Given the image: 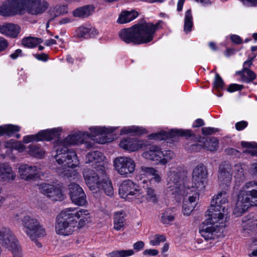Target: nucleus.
Listing matches in <instances>:
<instances>
[{
	"label": "nucleus",
	"mask_w": 257,
	"mask_h": 257,
	"mask_svg": "<svg viewBox=\"0 0 257 257\" xmlns=\"http://www.w3.org/2000/svg\"><path fill=\"white\" fill-rule=\"evenodd\" d=\"M71 211L72 212L73 218L74 220L77 221V226L76 227L77 228L82 227L87 223L90 221L88 210L80 209L74 212V210H71Z\"/></svg>",
	"instance_id": "obj_22"
},
{
	"label": "nucleus",
	"mask_w": 257,
	"mask_h": 257,
	"mask_svg": "<svg viewBox=\"0 0 257 257\" xmlns=\"http://www.w3.org/2000/svg\"><path fill=\"white\" fill-rule=\"evenodd\" d=\"M163 154L161 158V164L166 165L170 160L175 157V154L173 151L171 150H165L162 151Z\"/></svg>",
	"instance_id": "obj_43"
},
{
	"label": "nucleus",
	"mask_w": 257,
	"mask_h": 257,
	"mask_svg": "<svg viewBox=\"0 0 257 257\" xmlns=\"http://www.w3.org/2000/svg\"><path fill=\"white\" fill-rule=\"evenodd\" d=\"M195 124L193 125V127H198L204 125V121L200 118L197 119L195 121Z\"/></svg>",
	"instance_id": "obj_61"
},
{
	"label": "nucleus",
	"mask_w": 257,
	"mask_h": 257,
	"mask_svg": "<svg viewBox=\"0 0 257 257\" xmlns=\"http://www.w3.org/2000/svg\"><path fill=\"white\" fill-rule=\"evenodd\" d=\"M100 189H102L105 193L109 196H112L114 193L112 183L106 177L101 180L100 185H99V190Z\"/></svg>",
	"instance_id": "obj_30"
},
{
	"label": "nucleus",
	"mask_w": 257,
	"mask_h": 257,
	"mask_svg": "<svg viewBox=\"0 0 257 257\" xmlns=\"http://www.w3.org/2000/svg\"><path fill=\"white\" fill-rule=\"evenodd\" d=\"M175 208H168L162 213L161 216V221L163 224H169L174 221L175 213H174Z\"/></svg>",
	"instance_id": "obj_33"
},
{
	"label": "nucleus",
	"mask_w": 257,
	"mask_h": 257,
	"mask_svg": "<svg viewBox=\"0 0 257 257\" xmlns=\"http://www.w3.org/2000/svg\"><path fill=\"white\" fill-rule=\"evenodd\" d=\"M188 172L181 168L170 171L168 173L167 179L168 188H171L172 194L177 195L187 196L193 192L189 186H186V180Z\"/></svg>",
	"instance_id": "obj_6"
},
{
	"label": "nucleus",
	"mask_w": 257,
	"mask_h": 257,
	"mask_svg": "<svg viewBox=\"0 0 257 257\" xmlns=\"http://www.w3.org/2000/svg\"><path fill=\"white\" fill-rule=\"evenodd\" d=\"M119 146L123 149L131 152L135 151L139 148L137 141L132 138L121 140Z\"/></svg>",
	"instance_id": "obj_28"
},
{
	"label": "nucleus",
	"mask_w": 257,
	"mask_h": 257,
	"mask_svg": "<svg viewBox=\"0 0 257 257\" xmlns=\"http://www.w3.org/2000/svg\"><path fill=\"white\" fill-rule=\"evenodd\" d=\"M146 198L149 202L157 203L159 201V195L157 194L156 191L152 187H148L146 189Z\"/></svg>",
	"instance_id": "obj_36"
},
{
	"label": "nucleus",
	"mask_w": 257,
	"mask_h": 257,
	"mask_svg": "<svg viewBox=\"0 0 257 257\" xmlns=\"http://www.w3.org/2000/svg\"><path fill=\"white\" fill-rule=\"evenodd\" d=\"M138 15V13L135 11H123L120 14L117 20V22L119 24L128 23L134 20Z\"/></svg>",
	"instance_id": "obj_27"
},
{
	"label": "nucleus",
	"mask_w": 257,
	"mask_h": 257,
	"mask_svg": "<svg viewBox=\"0 0 257 257\" xmlns=\"http://www.w3.org/2000/svg\"><path fill=\"white\" fill-rule=\"evenodd\" d=\"M224 85L223 80L220 76V75L216 73L215 74V80L214 81V87L215 89L218 91V93L216 94L218 96H221L222 94L219 91V89H223Z\"/></svg>",
	"instance_id": "obj_41"
},
{
	"label": "nucleus",
	"mask_w": 257,
	"mask_h": 257,
	"mask_svg": "<svg viewBox=\"0 0 257 257\" xmlns=\"http://www.w3.org/2000/svg\"><path fill=\"white\" fill-rule=\"evenodd\" d=\"M154 180L156 182L159 183L161 181V177L160 174L158 173V171H156V173L153 175V177L151 178V180Z\"/></svg>",
	"instance_id": "obj_60"
},
{
	"label": "nucleus",
	"mask_w": 257,
	"mask_h": 257,
	"mask_svg": "<svg viewBox=\"0 0 257 257\" xmlns=\"http://www.w3.org/2000/svg\"><path fill=\"white\" fill-rule=\"evenodd\" d=\"M163 154L160 148L156 146H152L149 148V150L142 154L143 157L148 160L155 162V163L161 164V158Z\"/></svg>",
	"instance_id": "obj_20"
},
{
	"label": "nucleus",
	"mask_w": 257,
	"mask_h": 257,
	"mask_svg": "<svg viewBox=\"0 0 257 257\" xmlns=\"http://www.w3.org/2000/svg\"><path fill=\"white\" fill-rule=\"evenodd\" d=\"M159 24L139 23L129 28L122 29L118 34L120 39L127 44L135 45L147 44L151 42L157 30Z\"/></svg>",
	"instance_id": "obj_3"
},
{
	"label": "nucleus",
	"mask_w": 257,
	"mask_h": 257,
	"mask_svg": "<svg viewBox=\"0 0 257 257\" xmlns=\"http://www.w3.org/2000/svg\"><path fill=\"white\" fill-rule=\"evenodd\" d=\"M225 152L226 154L228 155L234 156L237 157H239L240 154V153L238 151L233 148L225 149Z\"/></svg>",
	"instance_id": "obj_48"
},
{
	"label": "nucleus",
	"mask_w": 257,
	"mask_h": 257,
	"mask_svg": "<svg viewBox=\"0 0 257 257\" xmlns=\"http://www.w3.org/2000/svg\"><path fill=\"white\" fill-rule=\"evenodd\" d=\"M201 148V146L200 145L196 143L190 145V149H191L193 151L197 152L198 150Z\"/></svg>",
	"instance_id": "obj_62"
},
{
	"label": "nucleus",
	"mask_w": 257,
	"mask_h": 257,
	"mask_svg": "<svg viewBox=\"0 0 257 257\" xmlns=\"http://www.w3.org/2000/svg\"><path fill=\"white\" fill-rule=\"evenodd\" d=\"M133 246L135 249L140 250L143 248L144 246V242L142 241H138L134 244Z\"/></svg>",
	"instance_id": "obj_56"
},
{
	"label": "nucleus",
	"mask_w": 257,
	"mask_h": 257,
	"mask_svg": "<svg viewBox=\"0 0 257 257\" xmlns=\"http://www.w3.org/2000/svg\"><path fill=\"white\" fill-rule=\"evenodd\" d=\"M227 203L225 192L219 193L211 200L210 207L207 211L208 217L199 227V232L206 240L214 238V233L219 227L216 223L227 214Z\"/></svg>",
	"instance_id": "obj_2"
},
{
	"label": "nucleus",
	"mask_w": 257,
	"mask_h": 257,
	"mask_svg": "<svg viewBox=\"0 0 257 257\" xmlns=\"http://www.w3.org/2000/svg\"><path fill=\"white\" fill-rule=\"evenodd\" d=\"M77 35L78 37L84 38L87 39L91 37L90 34V30L88 28L84 27H80L77 30Z\"/></svg>",
	"instance_id": "obj_44"
},
{
	"label": "nucleus",
	"mask_w": 257,
	"mask_h": 257,
	"mask_svg": "<svg viewBox=\"0 0 257 257\" xmlns=\"http://www.w3.org/2000/svg\"><path fill=\"white\" fill-rule=\"evenodd\" d=\"M208 174L207 169L205 165L203 164L197 165L192 174L191 188H195L197 191L203 190L207 183Z\"/></svg>",
	"instance_id": "obj_11"
},
{
	"label": "nucleus",
	"mask_w": 257,
	"mask_h": 257,
	"mask_svg": "<svg viewBox=\"0 0 257 257\" xmlns=\"http://www.w3.org/2000/svg\"><path fill=\"white\" fill-rule=\"evenodd\" d=\"M253 59H249L243 63V68H248L252 64Z\"/></svg>",
	"instance_id": "obj_63"
},
{
	"label": "nucleus",
	"mask_w": 257,
	"mask_h": 257,
	"mask_svg": "<svg viewBox=\"0 0 257 257\" xmlns=\"http://www.w3.org/2000/svg\"><path fill=\"white\" fill-rule=\"evenodd\" d=\"M136 133L138 135H141L146 133V130L141 127L132 126L128 127H123L121 130L120 135L127 134L131 133Z\"/></svg>",
	"instance_id": "obj_39"
},
{
	"label": "nucleus",
	"mask_w": 257,
	"mask_h": 257,
	"mask_svg": "<svg viewBox=\"0 0 257 257\" xmlns=\"http://www.w3.org/2000/svg\"><path fill=\"white\" fill-rule=\"evenodd\" d=\"M142 169L144 172L151 174L152 175L155 174V173H156V171H157L152 167H144Z\"/></svg>",
	"instance_id": "obj_58"
},
{
	"label": "nucleus",
	"mask_w": 257,
	"mask_h": 257,
	"mask_svg": "<svg viewBox=\"0 0 257 257\" xmlns=\"http://www.w3.org/2000/svg\"><path fill=\"white\" fill-rule=\"evenodd\" d=\"M69 194L73 203L83 206L87 203L86 196L82 188L78 184L72 183L68 186Z\"/></svg>",
	"instance_id": "obj_16"
},
{
	"label": "nucleus",
	"mask_w": 257,
	"mask_h": 257,
	"mask_svg": "<svg viewBox=\"0 0 257 257\" xmlns=\"http://www.w3.org/2000/svg\"><path fill=\"white\" fill-rule=\"evenodd\" d=\"M141 189L137 184L130 180L124 181L119 186V194L122 198H125L129 196H139L141 194Z\"/></svg>",
	"instance_id": "obj_17"
},
{
	"label": "nucleus",
	"mask_w": 257,
	"mask_h": 257,
	"mask_svg": "<svg viewBox=\"0 0 257 257\" xmlns=\"http://www.w3.org/2000/svg\"><path fill=\"white\" fill-rule=\"evenodd\" d=\"M194 137V134L191 130L172 129L169 132L161 131L158 133L152 134L148 136L150 139L162 140L169 139L175 141L179 137H185L186 138L191 137Z\"/></svg>",
	"instance_id": "obj_12"
},
{
	"label": "nucleus",
	"mask_w": 257,
	"mask_h": 257,
	"mask_svg": "<svg viewBox=\"0 0 257 257\" xmlns=\"http://www.w3.org/2000/svg\"><path fill=\"white\" fill-rule=\"evenodd\" d=\"M193 26V16L191 9L188 10L185 14L184 31L188 33L192 31Z\"/></svg>",
	"instance_id": "obj_31"
},
{
	"label": "nucleus",
	"mask_w": 257,
	"mask_h": 257,
	"mask_svg": "<svg viewBox=\"0 0 257 257\" xmlns=\"http://www.w3.org/2000/svg\"><path fill=\"white\" fill-rule=\"evenodd\" d=\"M249 206H257V182L254 181L246 183L239 191L233 213L240 216Z\"/></svg>",
	"instance_id": "obj_5"
},
{
	"label": "nucleus",
	"mask_w": 257,
	"mask_h": 257,
	"mask_svg": "<svg viewBox=\"0 0 257 257\" xmlns=\"http://www.w3.org/2000/svg\"><path fill=\"white\" fill-rule=\"evenodd\" d=\"M247 7H255L257 6V0H239Z\"/></svg>",
	"instance_id": "obj_49"
},
{
	"label": "nucleus",
	"mask_w": 257,
	"mask_h": 257,
	"mask_svg": "<svg viewBox=\"0 0 257 257\" xmlns=\"http://www.w3.org/2000/svg\"><path fill=\"white\" fill-rule=\"evenodd\" d=\"M39 191L53 201H62L64 195L61 189L53 184L45 182L37 185Z\"/></svg>",
	"instance_id": "obj_14"
},
{
	"label": "nucleus",
	"mask_w": 257,
	"mask_h": 257,
	"mask_svg": "<svg viewBox=\"0 0 257 257\" xmlns=\"http://www.w3.org/2000/svg\"><path fill=\"white\" fill-rule=\"evenodd\" d=\"M242 146L244 148H248V150H246L243 151L244 153H248L251 155V156H257V151L252 150V149L256 148L257 149V144L255 143H250L247 142L241 143Z\"/></svg>",
	"instance_id": "obj_42"
},
{
	"label": "nucleus",
	"mask_w": 257,
	"mask_h": 257,
	"mask_svg": "<svg viewBox=\"0 0 257 257\" xmlns=\"http://www.w3.org/2000/svg\"><path fill=\"white\" fill-rule=\"evenodd\" d=\"M153 238V239L151 240L150 242L154 246L159 245L161 242H164L166 240V236L162 234H156Z\"/></svg>",
	"instance_id": "obj_45"
},
{
	"label": "nucleus",
	"mask_w": 257,
	"mask_h": 257,
	"mask_svg": "<svg viewBox=\"0 0 257 257\" xmlns=\"http://www.w3.org/2000/svg\"><path fill=\"white\" fill-rule=\"evenodd\" d=\"M94 9V7L92 5H85L75 9L72 12V14L74 17L87 18L92 14Z\"/></svg>",
	"instance_id": "obj_24"
},
{
	"label": "nucleus",
	"mask_w": 257,
	"mask_h": 257,
	"mask_svg": "<svg viewBox=\"0 0 257 257\" xmlns=\"http://www.w3.org/2000/svg\"><path fill=\"white\" fill-rule=\"evenodd\" d=\"M8 46L7 41L3 38H0V52L5 50Z\"/></svg>",
	"instance_id": "obj_53"
},
{
	"label": "nucleus",
	"mask_w": 257,
	"mask_h": 257,
	"mask_svg": "<svg viewBox=\"0 0 257 257\" xmlns=\"http://www.w3.org/2000/svg\"><path fill=\"white\" fill-rule=\"evenodd\" d=\"M247 225L249 227V229L250 230H253L255 228H257V220L253 219L250 221H248Z\"/></svg>",
	"instance_id": "obj_52"
},
{
	"label": "nucleus",
	"mask_w": 257,
	"mask_h": 257,
	"mask_svg": "<svg viewBox=\"0 0 257 257\" xmlns=\"http://www.w3.org/2000/svg\"><path fill=\"white\" fill-rule=\"evenodd\" d=\"M243 72L245 73L241 75V80L243 82L248 83L252 82L256 78L255 73L249 68H243Z\"/></svg>",
	"instance_id": "obj_35"
},
{
	"label": "nucleus",
	"mask_w": 257,
	"mask_h": 257,
	"mask_svg": "<svg viewBox=\"0 0 257 257\" xmlns=\"http://www.w3.org/2000/svg\"><path fill=\"white\" fill-rule=\"evenodd\" d=\"M218 131V129L213 127H203L202 128V133L204 135H210L213 134L216 132Z\"/></svg>",
	"instance_id": "obj_47"
},
{
	"label": "nucleus",
	"mask_w": 257,
	"mask_h": 257,
	"mask_svg": "<svg viewBox=\"0 0 257 257\" xmlns=\"http://www.w3.org/2000/svg\"><path fill=\"white\" fill-rule=\"evenodd\" d=\"M158 250L155 249H146L144 251L143 254L144 255H149L151 256H155L158 254Z\"/></svg>",
	"instance_id": "obj_51"
},
{
	"label": "nucleus",
	"mask_w": 257,
	"mask_h": 257,
	"mask_svg": "<svg viewBox=\"0 0 257 257\" xmlns=\"http://www.w3.org/2000/svg\"><path fill=\"white\" fill-rule=\"evenodd\" d=\"M247 125V122L245 121H241L235 124L236 129L238 131H241L245 128Z\"/></svg>",
	"instance_id": "obj_50"
},
{
	"label": "nucleus",
	"mask_w": 257,
	"mask_h": 257,
	"mask_svg": "<svg viewBox=\"0 0 257 257\" xmlns=\"http://www.w3.org/2000/svg\"><path fill=\"white\" fill-rule=\"evenodd\" d=\"M134 251L133 249L114 250L109 253V255L111 257H126L134 254Z\"/></svg>",
	"instance_id": "obj_40"
},
{
	"label": "nucleus",
	"mask_w": 257,
	"mask_h": 257,
	"mask_svg": "<svg viewBox=\"0 0 257 257\" xmlns=\"http://www.w3.org/2000/svg\"><path fill=\"white\" fill-rule=\"evenodd\" d=\"M42 42L43 40L42 39L33 37H25L22 41V45L29 48H34Z\"/></svg>",
	"instance_id": "obj_32"
},
{
	"label": "nucleus",
	"mask_w": 257,
	"mask_h": 257,
	"mask_svg": "<svg viewBox=\"0 0 257 257\" xmlns=\"http://www.w3.org/2000/svg\"><path fill=\"white\" fill-rule=\"evenodd\" d=\"M185 0H179L177 4V11L180 12L182 10V8Z\"/></svg>",
	"instance_id": "obj_64"
},
{
	"label": "nucleus",
	"mask_w": 257,
	"mask_h": 257,
	"mask_svg": "<svg viewBox=\"0 0 257 257\" xmlns=\"http://www.w3.org/2000/svg\"><path fill=\"white\" fill-rule=\"evenodd\" d=\"M126 215L124 211L116 212L113 215V228L116 230H121L124 225Z\"/></svg>",
	"instance_id": "obj_26"
},
{
	"label": "nucleus",
	"mask_w": 257,
	"mask_h": 257,
	"mask_svg": "<svg viewBox=\"0 0 257 257\" xmlns=\"http://www.w3.org/2000/svg\"><path fill=\"white\" fill-rule=\"evenodd\" d=\"M15 178L16 174L8 163H0V180L10 182L14 180Z\"/></svg>",
	"instance_id": "obj_21"
},
{
	"label": "nucleus",
	"mask_w": 257,
	"mask_h": 257,
	"mask_svg": "<svg viewBox=\"0 0 257 257\" xmlns=\"http://www.w3.org/2000/svg\"><path fill=\"white\" fill-rule=\"evenodd\" d=\"M58 130L59 128H53L41 131L36 135L24 137L23 142L27 144L34 141H50L59 137L60 133Z\"/></svg>",
	"instance_id": "obj_15"
},
{
	"label": "nucleus",
	"mask_w": 257,
	"mask_h": 257,
	"mask_svg": "<svg viewBox=\"0 0 257 257\" xmlns=\"http://www.w3.org/2000/svg\"><path fill=\"white\" fill-rule=\"evenodd\" d=\"M22 50L21 49H17L15 52L10 55V57L13 59H17L19 56H21Z\"/></svg>",
	"instance_id": "obj_59"
},
{
	"label": "nucleus",
	"mask_w": 257,
	"mask_h": 257,
	"mask_svg": "<svg viewBox=\"0 0 257 257\" xmlns=\"http://www.w3.org/2000/svg\"><path fill=\"white\" fill-rule=\"evenodd\" d=\"M67 6L66 5H57L53 10H50V15L52 17L51 20L59 16L67 13Z\"/></svg>",
	"instance_id": "obj_37"
},
{
	"label": "nucleus",
	"mask_w": 257,
	"mask_h": 257,
	"mask_svg": "<svg viewBox=\"0 0 257 257\" xmlns=\"http://www.w3.org/2000/svg\"><path fill=\"white\" fill-rule=\"evenodd\" d=\"M48 3L40 0H8V4L0 7V15L8 16L26 11L32 15H40L48 9Z\"/></svg>",
	"instance_id": "obj_4"
},
{
	"label": "nucleus",
	"mask_w": 257,
	"mask_h": 257,
	"mask_svg": "<svg viewBox=\"0 0 257 257\" xmlns=\"http://www.w3.org/2000/svg\"><path fill=\"white\" fill-rule=\"evenodd\" d=\"M116 127L107 128L105 127H91L89 128L90 133L79 132L68 136L58 146L56 150V154L54 157L59 164H62L64 170V175L68 177L69 169H73L77 166L78 160L76 153L72 149H69L68 146L78 145L85 143V139L91 138L96 140L99 144H105L114 140V138H107V135L112 134Z\"/></svg>",
	"instance_id": "obj_1"
},
{
	"label": "nucleus",
	"mask_w": 257,
	"mask_h": 257,
	"mask_svg": "<svg viewBox=\"0 0 257 257\" xmlns=\"http://www.w3.org/2000/svg\"><path fill=\"white\" fill-rule=\"evenodd\" d=\"M230 39L233 43H236L237 44H240L242 42L241 38L238 35H232L231 36Z\"/></svg>",
	"instance_id": "obj_55"
},
{
	"label": "nucleus",
	"mask_w": 257,
	"mask_h": 257,
	"mask_svg": "<svg viewBox=\"0 0 257 257\" xmlns=\"http://www.w3.org/2000/svg\"><path fill=\"white\" fill-rule=\"evenodd\" d=\"M194 192L192 196H189L188 199L183 200L182 208L184 215H189L196 205V199L198 197L199 195L197 191H194Z\"/></svg>",
	"instance_id": "obj_23"
},
{
	"label": "nucleus",
	"mask_w": 257,
	"mask_h": 257,
	"mask_svg": "<svg viewBox=\"0 0 257 257\" xmlns=\"http://www.w3.org/2000/svg\"><path fill=\"white\" fill-rule=\"evenodd\" d=\"M12 147H14L16 149L20 151H22L26 149L25 145L22 144L21 142L14 143Z\"/></svg>",
	"instance_id": "obj_54"
},
{
	"label": "nucleus",
	"mask_w": 257,
	"mask_h": 257,
	"mask_svg": "<svg viewBox=\"0 0 257 257\" xmlns=\"http://www.w3.org/2000/svg\"><path fill=\"white\" fill-rule=\"evenodd\" d=\"M115 169L122 176L127 177L134 172L136 164L134 161L128 157H119L113 161Z\"/></svg>",
	"instance_id": "obj_13"
},
{
	"label": "nucleus",
	"mask_w": 257,
	"mask_h": 257,
	"mask_svg": "<svg viewBox=\"0 0 257 257\" xmlns=\"http://www.w3.org/2000/svg\"><path fill=\"white\" fill-rule=\"evenodd\" d=\"M104 156L99 151H95L90 152L86 155V163H99L104 161Z\"/></svg>",
	"instance_id": "obj_29"
},
{
	"label": "nucleus",
	"mask_w": 257,
	"mask_h": 257,
	"mask_svg": "<svg viewBox=\"0 0 257 257\" xmlns=\"http://www.w3.org/2000/svg\"><path fill=\"white\" fill-rule=\"evenodd\" d=\"M20 128L19 126L13 124L0 126V135H6L8 136H11L15 132H19Z\"/></svg>",
	"instance_id": "obj_34"
},
{
	"label": "nucleus",
	"mask_w": 257,
	"mask_h": 257,
	"mask_svg": "<svg viewBox=\"0 0 257 257\" xmlns=\"http://www.w3.org/2000/svg\"><path fill=\"white\" fill-rule=\"evenodd\" d=\"M218 181L220 185L228 186L232 180V167L229 163L224 162L219 167Z\"/></svg>",
	"instance_id": "obj_18"
},
{
	"label": "nucleus",
	"mask_w": 257,
	"mask_h": 257,
	"mask_svg": "<svg viewBox=\"0 0 257 257\" xmlns=\"http://www.w3.org/2000/svg\"><path fill=\"white\" fill-rule=\"evenodd\" d=\"M73 217L71 208H67L62 211L56 218V233L65 236L71 234L77 224V221L74 220Z\"/></svg>",
	"instance_id": "obj_8"
},
{
	"label": "nucleus",
	"mask_w": 257,
	"mask_h": 257,
	"mask_svg": "<svg viewBox=\"0 0 257 257\" xmlns=\"http://www.w3.org/2000/svg\"><path fill=\"white\" fill-rule=\"evenodd\" d=\"M35 57L39 60H42L44 61H46L48 59V56L47 54L45 53H41L40 54H36L35 55Z\"/></svg>",
	"instance_id": "obj_57"
},
{
	"label": "nucleus",
	"mask_w": 257,
	"mask_h": 257,
	"mask_svg": "<svg viewBox=\"0 0 257 257\" xmlns=\"http://www.w3.org/2000/svg\"><path fill=\"white\" fill-rule=\"evenodd\" d=\"M20 29V27L18 25L12 23L6 24L3 25L2 34L14 38L18 37Z\"/></svg>",
	"instance_id": "obj_25"
},
{
	"label": "nucleus",
	"mask_w": 257,
	"mask_h": 257,
	"mask_svg": "<svg viewBox=\"0 0 257 257\" xmlns=\"http://www.w3.org/2000/svg\"><path fill=\"white\" fill-rule=\"evenodd\" d=\"M0 243L11 251L13 257H22L21 248L18 240L9 228L3 227L0 229Z\"/></svg>",
	"instance_id": "obj_10"
},
{
	"label": "nucleus",
	"mask_w": 257,
	"mask_h": 257,
	"mask_svg": "<svg viewBox=\"0 0 257 257\" xmlns=\"http://www.w3.org/2000/svg\"><path fill=\"white\" fill-rule=\"evenodd\" d=\"M21 222L24 231L26 234L32 241L35 243L38 247H41L42 244L38 239L45 236L46 231L39 221L35 218L27 215L21 219Z\"/></svg>",
	"instance_id": "obj_7"
},
{
	"label": "nucleus",
	"mask_w": 257,
	"mask_h": 257,
	"mask_svg": "<svg viewBox=\"0 0 257 257\" xmlns=\"http://www.w3.org/2000/svg\"><path fill=\"white\" fill-rule=\"evenodd\" d=\"M96 170L90 169H85L83 172L85 183L93 192L99 190V185L101 180L106 176L105 167L101 164L98 165L95 167Z\"/></svg>",
	"instance_id": "obj_9"
},
{
	"label": "nucleus",
	"mask_w": 257,
	"mask_h": 257,
	"mask_svg": "<svg viewBox=\"0 0 257 257\" xmlns=\"http://www.w3.org/2000/svg\"><path fill=\"white\" fill-rule=\"evenodd\" d=\"M244 88L242 85H239L237 84H231L229 85L227 90L228 92H232L236 90H241Z\"/></svg>",
	"instance_id": "obj_46"
},
{
	"label": "nucleus",
	"mask_w": 257,
	"mask_h": 257,
	"mask_svg": "<svg viewBox=\"0 0 257 257\" xmlns=\"http://www.w3.org/2000/svg\"><path fill=\"white\" fill-rule=\"evenodd\" d=\"M28 152L30 155L35 157L40 158L44 155L42 149L35 145H30L28 147Z\"/></svg>",
	"instance_id": "obj_38"
},
{
	"label": "nucleus",
	"mask_w": 257,
	"mask_h": 257,
	"mask_svg": "<svg viewBox=\"0 0 257 257\" xmlns=\"http://www.w3.org/2000/svg\"><path fill=\"white\" fill-rule=\"evenodd\" d=\"M19 172L22 179L29 181L38 177V170L36 166L22 164L19 167Z\"/></svg>",
	"instance_id": "obj_19"
}]
</instances>
